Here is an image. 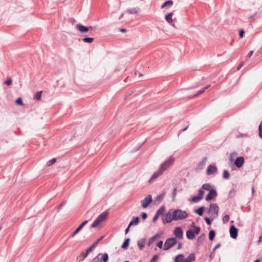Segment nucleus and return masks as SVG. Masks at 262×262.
I'll list each match as a JSON object with an SVG mask.
<instances>
[{
  "mask_svg": "<svg viewBox=\"0 0 262 262\" xmlns=\"http://www.w3.org/2000/svg\"><path fill=\"white\" fill-rule=\"evenodd\" d=\"M188 213L181 209H170L163 217V223H170L172 221H179L186 219Z\"/></svg>",
  "mask_w": 262,
  "mask_h": 262,
  "instance_id": "obj_1",
  "label": "nucleus"
},
{
  "mask_svg": "<svg viewBox=\"0 0 262 262\" xmlns=\"http://www.w3.org/2000/svg\"><path fill=\"white\" fill-rule=\"evenodd\" d=\"M108 212L104 211L100 214L92 225L93 228H96L102 222L104 221L107 217Z\"/></svg>",
  "mask_w": 262,
  "mask_h": 262,
  "instance_id": "obj_2",
  "label": "nucleus"
},
{
  "mask_svg": "<svg viewBox=\"0 0 262 262\" xmlns=\"http://www.w3.org/2000/svg\"><path fill=\"white\" fill-rule=\"evenodd\" d=\"M174 161V158L170 157L165 162L162 163L159 169L163 172L173 163Z\"/></svg>",
  "mask_w": 262,
  "mask_h": 262,
  "instance_id": "obj_3",
  "label": "nucleus"
},
{
  "mask_svg": "<svg viewBox=\"0 0 262 262\" xmlns=\"http://www.w3.org/2000/svg\"><path fill=\"white\" fill-rule=\"evenodd\" d=\"M177 243V240L174 237H171L167 239L164 243L163 250H167L170 249L172 247L174 246Z\"/></svg>",
  "mask_w": 262,
  "mask_h": 262,
  "instance_id": "obj_4",
  "label": "nucleus"
},
{
  "mask_svg": "<svg viewBox=\"0 0 262 262\" xmlns=\"http://www.w3.org/2000/svg\"><path fill=\"white\" fill-rule=\"evenodd\" d=\"M108 260V255L107 253H99L92 262H107Z\"/></svg>",
  "mask_w": 262,
  "mask_h": 262,
  "instance_id": "obj_5",
  "label": "nucleus"
},
{
  "mask_svg": "<svg viewBox=\"0 0 262 262\" xmlns=\"http://www.w3.org/2000/svg\"><path fill=\"white\" fill-rule=\"evenodd\" d=\"M201 229L199 227L195 228V230L193 231L191 230H188L186 231V235L188 239H193L195 237V234H198L200 232Z\"/></svg>",
  "mask_w": 262,
  "mask_h": 262,
  "instance_id": "obj_6",
  "label": "nucleus"
},
{
  "mask_svg": "<svg viewBox=\"0 0 262 262\" xmlns=\"http://www.w3.org/2000/svg\"><path fill=\"white\" fill-rule=\"evenodd\" d=\"M209 212L213 218L217 216L219 212V207L218 206L214 203H212L210 205L209 209Z\"/></svg>",
  "mask_w": 262,
  "mask_h": 262,
  "instance_id": "obj_7",
  "label": "nucleus"
},
{
  "mask_svg": "<svg viewBox=\"0 0 262 262\" xmlns=\"http://www.w3.org/2000/svg\"><path fill=\"white\" fill-rule=\"evenodd\" d=\"M151 202L152 196L150 194H148L143 200L141 201V203L142 207L144 208L147 207Z\"/></svg>",
  "mask_w": 262,
  "mask_h": 262,
  "instance_id": "obj_8",
  "label": "nucleus"
},
{
  "mask_svg": "<svg viewBox=\"0 0 262 262\" xmlns=\"http://www.w3.org/2000/svg\"><path fill=\"white\" fill-rule=\"evenodd\" d=\"M174 234L179 239H181L183 238V232L180 227H176L174 229Z\"/></svg>",
  "mask_w": 262,
  "mask_h": 262,
  "instance_id": "obj_9",
  "label": "nucleus"
},
{
  "mask_svg": "<svg viewBox=\"0 0 262 262\" xmlns=\"http://www.w3.org/2000/svg\"><path fill=\"white\" fill-rule=\"evenodd\" d=\"M229 232L231 238L233 239L236 238L238 235V230L234 225L230 227Z\"/></svg>",
  "mask_w": 262,
  "mask_h": 262,
  "instance_id": "obj_10",
  "label": "nucleus"
},
{
  "mask_svg": "<svg viewBox=\"0 0 262 262\" xmlns=\"http://www.w3.org/2000/svg\"><path fill=\"white\" fill-rule=\"evenodd\" d=\"M204 196V191L202 189L199 190L198 194L196 196L192 197V201L193 202H198L202 199Z\"/></svg>",
  "mask_w": 262,
  "mask_h": 262,
  "instance_id": "obj_11",
  "label": "nucleus"
},
{
  "mask_svg": "<svg viewBox=\"0 0 262 262\" xmlns=\"http://www.w3.org/2000/svg\"><path fill=\"white\" fill-rule=\"evenodd\" d=\"M216 195L217 193L214 189L210 190V191H209L208 194L206 195L205 200L207 201H209L211 200L214 197L216 196Z\"/></svg>",
  "mask_w": 262,
  "mask_h": 262,
  "instance_id": "obj_12",
  "label": "nucleus"
},
{
  "mask_svg": "<svg viewBox=\"0 0 262 262\" xmlns=\"http://www.w3.org/2000/svg\"><path fill=\"white\" fill-rule=\"evenodd\" d=\"M163 172L161 171L159 169L158 171L155 172L154 174L151 176V178L148 181L149 183H151L153 181H154L156 179H157L158 177H159L162 174Z\"/></svg>",
  "mask_w": 262,
  "mask_h": 262,
  "instance_id": "obj_13",
  "label": "nucleus"
},
{
  "mask_svg": "<svg viewBox=\"0 0 262 262\" xmlns=\"http://www.w3.org/2000/svg\"><path fill=\"white\" fill-rule=\"evenodd\" d=\"M88 221H85L82 223L75 230V231L70 235V237H74L76 234H77L83 227L88 223Z\"/></svg>",
  "mask_w": 262,
  "mask_h": 262,
  "instance_id": "obj_14",
  "label": "nucleus"
},
{
  "mask_svg": "<svg viewBox=\"0 0 262 262\" xmlns=\"http://www.w3.org/2000/svg\"><path fill=\"white\" fill-rule=\"evenodd\" d=\"M244 157H239L235 159L234 164L237 167L240 168L244 164Z\"/></svg>",
  "mask_w": 262,
  "mask_h": 262,
  "instance_id": "obj_15",
  "label": "nucleus"
},
{
  "mask_svg": "<svg viewBox=\"0 0 262 262\" xmlns=\"http://www.w3.org/2000/svg\"><path fill=\"white\" fill-rule=\"evenodd\" d=\"M217 172V167L215 166L210 165L208 166L207 169L206 173L208 175H210Z\"/></svg>",
  "mask_w": 262,
  "mask_h": 262,
  "instance_id": "obj_16",
  "label": "nucleus"
},
{
  "mask_svg": "<svg viewBox=\"0 0 262 262\" xmlns=\"http://www.w3.org/2000/svg\"><path fill=\"white\" fill-rule=\"evenodd\" d=\"M76 29L81 32H86L89 30V28L83 25L78 24L76 26Z\"/></svg>",
  "mask_w": 262,
  "mask_h": 262,
  "instance_id": "obj_17",
  "label": "nucleus"
},
{
  "mask_svg": "<svg viewBox=\"0 0 262 262\" xmlns=\"http://www.w3.org/2000/svg\"><path fill=\"white\" fill-rule=\"evenodd\" d=\"M140 219L139 217H136L134 219V220H132L129 224V227H130L132 225H137L139 223Z\"/></svg>",
  "mask_w": 262,
  "mask_h": 262,
  "instance_id": "obj_18",
  "label": "nucleus"
},
{
  "mask_svg": "<svg viewBox=\"0 0 262 262\" xmlns=\"http://www.w3.org/2000/svg\"><path fill=\"white\" fill-rule=\"evenodd\" d=\"M202 188L208 191L213 189V186H212L210 184L208 183L204 184L202 185Z\"/></svg>",
  "mask_w": 262,
  "mask_h": 262,
  "instance_id": "obj_19",
  "label": "nucleus"
},
{
  "mask_svg": "<svg viewBox=\"0 0 262 262\" xmlns=\"http://www.w3.org/2000/svg\"><path fill=\"white\" fill-rule=\"evenodd\" d=\"M173 13H169L165 16V19L168 23H171L172 21Z\"/></svg>",
  "mask_w": 262,
  "mask_h": 262,
  "instance_id": "obj_20",
  "label": "nucleus"
},
{
  "mask_svg": "<svg viewBox=\"0 0 262 262\" xmlns=\"http://www.w3.org/2000/svg\"><path fill=\"white\" fill-rule=\"evenodd\" d=\"M209 87H210V85H207V86H206V87H204V88H203L201 89V90H199V91L196 93V94H195L193 96V97H196V96H198V95L202 94V93H203L205 92V91L206 90H207V89H208Z\"/></svg>",
  "mask_w": 262,
  "mask_h": 262,
  "instance_id": "obj_21",
  "label": "nucleus"
},
{
  "mask_svg": "<svg viewBox=\"0 0 262 262\" xmlns=\"http://www.w3.org/2000/svg\"><path fill=\"white\" fill-rule=\"evenodd\" d=\"M195 256L194 254L191 253L190 254L188 257L185 260V261L186 262H192L195 260Z\"/></svg>",
  "mask_w": 262,
  "mask_h": 262,
  "instance_id": "obj_22",
  "label": "nucleus"
},
{
  "mask_svg": "<svg viewBox=\"0 0 262 262\" xmlns=\"http://www.w3.org/2000/svg\"><path fill=\"white\" fill-rule=\"evenodd\" d=\"M173 5V2L171 0L168 1L162 4L161 8H164L166 7H170Z\"/></svg>",
  "mask_w": 262,
  "mask_h": 262,
  "instance_id": "obj_23",
  "label": "nucleus"
},
{
  "mask_svg": "<svg viewBox=\"0 0 262 262\" xmlns=\"http://www.w3.org/2000/svg\"><path fill=\"white\" fill-rule=\"evenodd\" d=\"M184 256L182 254H179L176 256L175 262H182L184 260Z\"/></svg>",
  "mask_w": 262,
  "mask_h": 262,
  "instance_id": "obj_24",
  "label": "nucleus"
},
{
  "mask_svg": "<svg viewBox=\"0 0 262 262\" xmlns=\"http://www.w3.org/2000/svg\"><path fill=\"white\" fill-rule=\"evenodd\" d=\"M42 92V91L37 92L34 95V99L37 100H40L41 98Z\"/></svg>",
  "mask_w": 262,
  "mask_h": 262,
  "instance_id": "obj_25",
  "label": "nucleus"
},
{
  "mask_svg": "<svg viewBox=\"0 0 262 262\" xmlns=\"http://www.w3.org/2000/svg\"><path fill=\"white\" fill-rule=\"evenodd\" d=\"M12 83V79L11 77H7L6 80L4 81V84L8 86L11 85Z\"/></svg>",
  "mask_w": 262,
  "mask_h": 262,
  "instance_id": "obj_26",
  "label": "nucleus"
},
{
  "mask_svg": "<svg viewBox=\"0 0 262 262\" xmlns=\"http://www.w3.org/2000/svg\"><path fill=\"white\" fill-rule=\"evenodd\" d=\"M165 207L164 206H162L157 211L156 213L160 216V215L163 214V213L165 211Z\"/></svg>",
  "mask_w": 262,
  "mask_h": 262,
  "instance_id": "obj_27",
  "label": "nucleus"
},
{
  "mask_svg": "<svg viewBox=\"0 0 262 262\" xmlns=\"http://www.w3.org/2000/svg\"><path fill=\"white\" fill-rule=\"evenodd\" d=\"M129 238H126L123 244H122L121 247L123 249H126L128 247V244H129Z\"/></svg>",
  "mask_w": 262,
  "mask_h": 262,
  "instance_id": "obj_28",
  "label": "nucleus"
},
{
  "mask_svg": "<svg viewBox=\"0 0 262 262\" xmlns=\"http://www.w3.org/2000/svg\"><path fill=\"white\" fill-rule=\"evenodd\" d=\"M100 240L99 239L98 241H97L96 242L94 243L90 247H89L86 251L90 253L91 251H92L93 249L94 248V247L96 246V245L97 244L98 242Z\"/></svg>",
  "mask_w": 262,
  "mask_h": 262,
  "instance_id": "obj_29",
  "label": "nucleus"
},
{
  "mask_svg": "<svg viewBox=\"0 0 262 262\" xmlns=\"http://www.w3.org/2000/svg\"><path fill=\"white\" fill-rule=\"evenodd\" d=\"M204 207H201L198 208L195 210V212L198 213L199 215L202 216L203 214Z\"/></svg>",
  "mask_w": 262,
  "mask_h": 262,
  "instance_id": "obj_30",
  "label": "nucleus"
},
{
  "mask_svg": "<svg viewBox=\"0 0 262 262\" xmlns=\"http://www.w3.org/2000/svg\"><path fill=\"white\" fill-rule=\"evenodd\" d=\"M159 236L158 234H156V235L154 236L151 238H150L149 242H148V246H149L151 244L154 242V241L158 238H159Z\"/></svg>",
  "mask_w": 262,
  "mask_h": 262,
  "instance_id": "obj_31",
  "label": "nucleus"
},
{
  "mask_svg": "<svg viewBox=\"0 0 262 262\" xmlns=\"http://www.w3.org/2000/svg\"><path fill=\"white\" fill-rule=\"evenodd\" d=\"M215 236V232L213 230L210 231L209 233V239L212 241Z\"/></svg>",
  "mask_w": 262,
  "mask_h": 262,
  "instance_id": "obj_32",
  "label": "nucleus"
},
{
  "mask_svg": "<svg viewBox=\"0 0 262 262\" xmlns=\"http://www.w3.org/2000/svg\"><path fill=\"white\" fill-rule=\"evenodd\" d=\"M127 12L129 14H137L138 10L137 8H133L128 10Z\"/></svg>",
  "mask_w": 262,
  "mask_h": 262,
  "instance_id": "obj_33",
  "label": "nucleus"
},
{
  "mask_svg": "<svg viewBox=\"0 0 262 262\" xmlns=\"http://www.w3.org/2000/svg\"><path fill=\"white\" fill-rule=\"evenodd\" d=\"M230 220V216L228 214L225 215L223 216L222 221L224 224L227 223Z\"/></svg>",
  "mask_w": 262,
  "mask_h": 262,
  "instance_id": "obj_34",
  "label": "nucleus"
},
{
  "mask_svg": "<svg viewBox=\"0 0 262 262\" xmlns=\"http://www.w3.org/2000/svg\"><path fill=\"white\" fill-rule=\"evenodd\" d=\"M15 104L16 105H24V103L23 102V100H22V99L19 97L18 98H17L16 100H15Z\"/></svg>",
  "mask_w": 262,
  "mask_h": 262,
  "instance_id": "obj_35",
  "label": "nucleus"
},
{
  "mask_svg": "<svg viewBox=\"0 0 262 262\" xmlns=\"http://www.w3.org/2000/svg\"><path fill=\"white\" fill-rule=\"evenodd\" d=\"M223 177L224 179H228L230 177L229 172L227 170H224L223 171Z\"/></svg>",
  "mask_w": 262,
  "mask_h": 262,
  "instance_id": "obj_36",
  "label": "nucleus"
},
{
  "mask_svg": "<svg viewBox=\"0 0 262 262\" xmlns=\"http://www.w3.org/2000/svg\"><path fill=\"white\" fill-rule=\"evenodd\" d=\"M145 242L144 241H140L138 243V245L140 250H142L144 247Z\"/></svg>",
  "mask_w": 262,
  "mask_h": 262,
  "instance_id": "obj_37",
  "label": "nucleus"
},
{
  "mask_svg": "<svg viewBox=\"0 0 262 262\" xmlns=\"http://www.w3.org/2000/svg\"><path fill=\"white\" fill-rule=\"evenodd\" d=\"M83 40L85 42L91 43L93 41L94 38L92 37H85L83 38Z\"/></svg>",
  "mask_w": 262,
  "mask_h": 262,
  "instance_id": "obj_38",
  "label": "nucleus"
},
{
  "mask_svg": "<svg viewBox=\"0 0 262 262\" xmlns=\"http://www.w3.org/2000/svg\"><path fill=\"white\" fill-rule=\"evenodd\" d=\"M89 253L86 251L85 252H82L80 256L82 257L81 260H83L85 257H87Z\"/></svg>",
  "mask_w": 262,
  "mask_h": 262,
  "instance_id": "obj_39",
  "label": "nucleus"
},
{
  "mask_svg": "<svg viewBox=\"0 0 262 262\" xmlns=\"http://www.w3.org/2000/svg\"><path fill=\"white\" fill-rule=\"evenodd\" d=\"M259 130V136L260 138L262 139V121L260 123V124L258 127Z\"/></svg>",
  "mask_w": 262,
  "mask_h": 262,
  "instance_id": "obj_40",
  "label": "nucleus"
},
{
  "mask_svg": "<svg viewBox=\"0 0 262 262\" xmlns=\"http://www.w3.org/2000/svg\"><path fill=\"white\" fill-rule=\"evenodd\" d=\"M56 161V159L55 158H53L51 159L50 160L48 161L47 162V165L48 166H51L54 163H55Z\"/></svg>",
  "mask_w": 262,
  "mask_h": 262,
  "instance_id": "obj_41",
  "label": "nucleus"
},
{
  "mask_svg": "<svg viewBox=\"0 0 262 262\" xmlns=\"http://www.w3.org/2000/svg\"><path fill=\"white\" fill-rule=\"evenodd\" d=\"M237 155V154L235 152L231 154V155L230 156V158H229L230 160L231 161H233L234 160V158L236 157Z\"/></svg>",
  "mask_w": 262,
  "mask_h": 262,
  "instance_id": "obj_42",
  "label": "nucleus"
},
{
  "mask_svg": "<svg viewBox=\"0 0 262 262\" xmlns=\"http://www.w3.org/2000/svg\"><path fill=\"white\" fill-rule=\"evenodd\" d=\"M164 197V194H160L157 197L156 200L158 201L159 202H160L163 200Z\"/></svg>",
  "mask_w": 262,
  "mask_h": 262,
  "instance_id": "obj_43",
  "label": "nucleus"
},
{
  "mask_svg": "<svg viewBox=\"0 0 262 262\" xmlns=\"http://www.w3.org/2000/svg\"><path fill=\"white\" fill-rule=\"evenodd\" d=\"M205 164V159H204L202 162H201L199 165V167H200V168L202 169L203 166H204Z\"/></svg>",
  "mask_w": 262,
  "mask_h": 262,
  "instance_id": "obj_44",
  "label": "nucleus"
},
{
  "mask_svg": "<svg viewBox=\"0 0 262 262\" xmlns=\"http://www.w3.org/2000/svg\"><path fill=\"white\" fill-rule=\"evenodd\" d=\"M157 246L159 248H162V246H163V242L162 241L159 242L158 243H157Z\"/></svg>",
  "mask_w": 262,
  "mask_h": 262,
  "instance_id": "obj_45",
  "label": "nucleus"
},
{
  "mask_svg": "<svg viewBox=\"0 0 262 262\" xmlns=\"http://www.w3.org/2000/svg\"><path fill=\"white\" fill-rule=\"evenodd\" d=\"M244 34H245L244 31L243 30H241L239 32V37L241 38L243 37V36H244Z\"/></svg>",
  "mask_w": 262,
  "mask_h": 262,
  "instance_id": "obj_46",
  "label": "nucleus"
},
{
  "mask_svg": "<svg viewBox=\"0 0 262 262\" xmlns=\"http://www.w3.org/2000/svg\"><path fill=\"white\" fill-rule=\"evenodd\" d=\"M159 217V216L156 213L153 218L152 221L154 222H156L157 221V220L158 219Z\"/></svg>",
  "mask_w": 262,
  "mask_h": 262,
  "instance_id": "obj_47",
  "label": "nucleus"
},
{
  "mask_svg": "<svg viewBox=\"0 0 262 262\" xmlns=\"http://www.w3.org/2000/svg\"><path fill=\"white\" fill-rule=\"evenodd\" d=\"M205 221H206V223L208 225H211V221L210 220V219H209V218H208V217H205Z\"/></svg>",
  "mask_w": 262,
  "mask_h": 262,
  "instance_id": "obj_48",
  "label": "nucleus"
},
{
  "mask_svg": "<svg viewBox=\"0 0 262 262\" xmlns=\"http://www.w3.org/2000/svg\"><path fill=\"white\" fill-rule=\"evenodd\" d=\"M253 53V51H250L247 55V58H250L251 57V56L252 55Z\"/></svg>",
  "mask_w": 262,
  "mask_h": 262,
  "instance_id": "obj_49",
  "label": "nucleus"
},
{
  "mask_svg": "<svg viewBox=\"0 0 262 262\" xmlns=\"http://www.w3.org/2000/svg\"><path fill=\"white\" fill-rule=\"evenodd\" d=\"M147 217V214L146 213H143L142 214V218L143 220H145L146 219Z\"/></svg>",
  "mask_w": 262,
  "mask_h": 262,
  "instance_id": "obj_50",
  "label": "nucleus"
},
{
  "mask_svg": "<svg viewBox=\"0 0 262 262\" xmlns=\"http://www.w3.org/2000/svg\"><path fill=\"white\" fill-rule=\"evenodd\" d=\"M158 258V256L157 255H155L152 258V259H151V261H153L154 262H156V261L157 260V259Z\"/></svg>",
  "mask_w": 262,
  "mask_h": 262,
  "instance_id": "obj_51",
  "label": "nucleus"
},
{
  "mask_svg": "<svg viewBox=\"0 0 262 262\" xmlns=\"http://www.w3.org/2000/svg\"><path fill=\"white\" fill-rule=\"evenodd\" d=\"M177 193V189L174 188L173 191V197L174 198Z\"/></svg>",
  "mask_w": 262,
  "mask_h": 262,
  "instance_id": "obj_52",
  "label": "nucleus"
},
{
  "mask_svg": "<svg viewBox=\"0 0 262 262\" xmlns=\"http://www.w3.org/2000/svg\"><path fill=\"white\" fill-rule=\"evenodd\" d=\"M129 228H130V227H129V226H128L127 227V228L125 229V234H127L129 230Z\"/></svg>",
  "mask_w": 262,
  "mask_h": 262,
  "instance_id": "obj_53",
  "label": "nucleus"
},
{
  "mask_svg": "<svg viewBox=\"0 0 262 262\" xmlns=\"http://www.w3.org/2000/svg\"><path fill=\"white\" fill-rule=\"evenodd\" d=\"M261 239H262V236H260L259 237V239L257 241L258 244H259L261 242Z\"/></svg>",
  "mask_w": 262,
  "mask_h": 262,
  "instance_id": "obj_54",
  "label": "nucleus"
},
{
  "mask_svg": "<svg viewBox=\"0 0 262 262\" xmlns=\"http://www.w3.org/2000/svg\"><path fill=\"white\" fill-rule=\"evenodd\" d=\"M243 65H244V62H241V63L239 64V66H238V68H237V70H239V69H240V68H241L243 66Z\"/></svg>",
  "mask_w": 262,
  "mask_h": 262,
  "instance_id": "obj_55",
  "label": "nucleus"
},
{
  "mask_svg": "<svg viewBox=\"0 0 262 262\" xmlns=\"http://www.w3.org/2000/svg\"><path fill=\"white\" fill-rule=\"evenodd\" d=\"M220 247V244H217L215 247H214V250H216L217 248H218L219 247Z\"/></svg>",
  "mask_w": 262,
  "mask_h": 262,
  "instance_id": "obj_56",
  "label": "nucleus"
},
{
  "mask_svg": "<svg viewBox=\"0 0 262 262\" xmlns=\"http://www.w3.org/2000/svg\"><path fill=\"white\" fill-rule=\"evenodd\" d=\"M120 31L121 32H126V30L125 29H121Z\"/></svg>",
  "mask_w": 262,
  "mask_h": 262,
  "instance_id": "obj_57",
  "label": "nucleus"
},
{
  "mask_svg": "<svg viewBox=\"0 0 262 262\" xmlns=\"http://www.w3.org/2000/svg\"><path fill=\"white\" fill-rule=\"evenodd\" d=\"M181 248V244H179L178 247V249H180Z\"/></svg>",
  "mask_w": 262,
  "mask_h": 262,
  "instance_id": "obj_58",
  "label": "nucleus"
},
{
  "mask_svg": "<svg viewBox=\"0 0 262 262\" xmlns=\"http://www.w3.org/2000/svg\"><path fill=\"white\" fill-rule=\"evenodd\" d=\"M254 187H252V193H254Z\"/></svg>",
  "mask_w": 262,
  "mask_h": 262,
  "instance_id": "obj_59",
  "label": "nucleus"
},
{
  "mask_svg": "<svg viewBox=\"0 0 262 262\" xmlns=\"http://www.w3.org/2000/svg\"><path fill=\"white\" fill-rule=\"evenodd\" d=\"M254 262H259V259H257L256 260H255Z\"/></svg>",
  "mask_w": 262,
  "mask_h": 262,
  "instance_id": "obj_60",
  "label": "nucleus"
},
{
  "mask_svg": "<svg viewBox=\"0 0 262 262\" xmlns=\"http://www.w3.org/2000/svg\"><path fill=\"white\" fill-rule=\"evenodd\" d=\"M188 127H185V128L183 129V131H185L187 129Z\"/></svg>",
  "mask_w": 262,
  "mask_h": 262,
  "instance_id": "obj_61",
  "label": "nucleus"
},
{
  "mask_svg": "<svg viewBox=\"0 0 262 262\" xmlns=\"http://www.w3.org/2000/svg\"><path fill=\"white\" fill-rule=\"evenodd\" d=\"M123 13H122V14L121 15V16H120V17H122V16H123ZM120 18H121V17H120Z\"/></svg>",
  "mask_w": 262,
  "mask_h": 262,
  "instance_id": "obj_62",
  "label": "nucleus"
},
{
  "mask_svg": "<svg viewBox=\"0 0 262 262\" xmlns=\"http://www.w3.org/2000/svg\"><path fill=\"white\" fill-rule=\"evenodd\" d=\"M150 262H154V261L150 260Z\"/></svg>",
  "mask_w": 262,
  "mask_h": 262,
  "instance_id": "obj_63",
  "label": "nucleus"
},
{
  "mask_svg": "<svg viewBox=\"0 0 262 262\" xmlns=\"http://www.w3.org/2000/svg\"><path fill=\"white\" fill-rule=\"evenodd\" d=\"M184 262H186V261H184Z\"/></svg>",
  "mask_w": 262,
  "mask_h": 262,
  "instance_id": "obj_64",
  "label": "nucleus"
}]
</instances>
